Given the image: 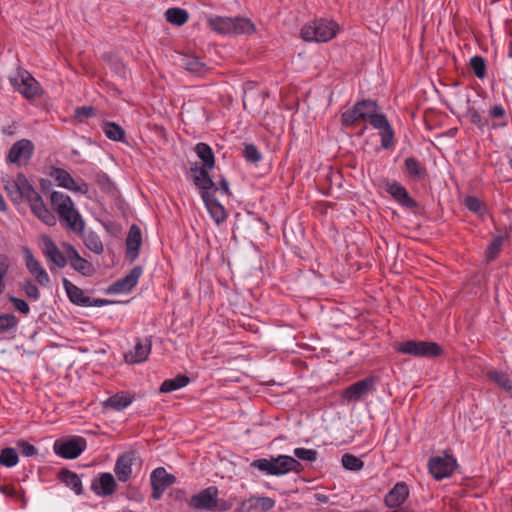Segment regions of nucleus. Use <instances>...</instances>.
Listing matches in <instances>:
<instances>
[{
  "instance_id": "f257e3e1",
  "label": "nucleus",
  "mask_w": 512,
  "mask_h": 512,
  "mask_svg": "<svg viewBox=\"0 0 512 512\" xmlns=\"http://www.w3.org/2000/svg\"><path fill=\"white\" fill-rule=\"evenodd\" d=\"M4 190L14 204L27 203L31 212L48 226L56 224L55 215L47 208L41 195L23 173L5 181Z\"/></svg>"
},
{
  "instance_id": "f03ea898",
  "label": "nucleus",
  "mask_w": 512,
  "mask_h": 512,
  "mask_svg": "<svg viewBox=\"0 0 512 512\" xmlns=\"http://www.w3.org/2000/svg\"><path fill=\"white\" fill-rule=\"evenodd\" d=\"M355 105L359 111L358 118L379 130L381 147L386 150L392 149L394 147V130L387 117L380 112L381 108L378 102L372 99H363L357 101Z\"/></svg>"
},
{
  "instance_id": "7ed1b4c3",
  "label": "nucleus",
  "mask_w": 512,
  "mask_h": 512,
  "mask_svg": "<svg viewBox=\"0 0 512 512\" xmlns=\"http://www.w3.org/2000/svg\"><path fill=\"white\" fill-rule=\"evenodd\" d=\"M50 202L61 224L76 235H82L85 229V222L79 211L75 208L71 197L62 192L53 191L50 195Z\"/></svg>"
},
{
  "instance_id": "20e7f679",
  "label": "nucleus",
  "mask_w": 512,
  "mask_h": 512,
  "mask_svg": "<svg viewBox=\"0 0 512 512\" xmlns=\"http://www.w3.org/2000/svg\"><path fill=\"white\" fill-rule=\"evenodd\" d=\"M251 467L271 476H282L290 472L299 474L303 471V465L294 457L289 455H278L270 459H256L250 464Z\"/></svg>"
},
{
  "instance_id": "39448f33",
  "label": "nucleus",
  "mask_w": 512,
  "mask_h": 512,
  "mask_svg": "<svg viewBox=\"0 0 512 512\" xmlns=\"http://www.w3.org/2000/svg\"><path fill=\"white\" fill-rule=\"evenodd\" d=\"M338 30L335 21L320 18L305 24L301 29V37L307 42H327L336 36Z\"/></svg>"
},
{
  "instance_id": "423d86ee",
  "label": "nucleus",
  "mask_w": 512,
  "mask_h": 512,
  "mask_svg": "<svg viewBox=\"0 0 512 512\" xmlns=\"http://www.w3.org/2000/svg\"><path fill=\"white\" fill-rule=\"evenodd\" d=\"M212 30L220 34H251L255 31V25L248 18H229L220 17L210 18L208 20Z\"/></svg>"
},
{
  "instance_id": "0eeeda50",
  "label": "nucleus",
  "mask_w": 512,
  "mask_h": 512,
  "mask_svg": "<svg viewBox=\"0 0 512 512\" xmlns=\"http://www.w3.org/2000/svg\"><path fill=\"white\" fill-rule=\"evenodd\" d=\"M394 348L398 353L418 358H436L443 354L442 347L432 341L407 340L396 343Z\"/></svg>"
},
{
  "instance_id": "6e6552de",
  "label": "nucleus",
  "mask_w": 512,
  "mask_h": 512,
  "mask_svg": "<svg viewBox=\"0 0 512 512\" xmlns=\"http://www.w3.org/2000/svg\"><path fill=\"white\" fill-rule=\"evenodd\" d=\"M39 245L42 254L49 263L51 271H53V266L60 269L66 267L68 264V254L65 253V248L61 251L49 235H42Z\"/></svg>"
},
{
  "instance_id": "1a4fd4ad",
  "label": "nucleus",
  "mask_w": 512,
  "mask_h": 512,
  "mask_svg": "<svg viewBox=\"0 0 512 512\" xmlns=\"http://www.w3.org/2000/svg\"><path fill=\"white\" fill-rule=\"evenodd\" d=\"M87 446L86 439L80 436L68 440H57L53 445L55 454L64 459L77 458Z\"/></svg>"
},
{
  "instance_id": "9d476101",
  "label": "nucleus",
  "mask_w": 512,
  "mask_h": 512,
  "mask_svg": "<svg viewBox=\"0 0 512 512\" xmlns=\"http://www.w3.org/2000/svg\"><path fill=\"white\" fill-rule=\"evenodd\" d=\"M457 467V461L452 455L444 457H431L428 461V469L432 477L436 480H442L450 477Z\"/></svg>"
},
{
  "instance_id": "9b49d317",
  "label": "nucleus",
  "mask_w": 512,
  "mask_h": 512,
  "mask_svg": "<svg viewBox=\"0 0 512 512\" xmlns=\"http://www.w3.org/2000/svg\"><path fill=\"white\" fill-rule=\"evenodd\" d=\"M34 153V144L29 139L16 141L9 149L7 160L18 166L28 163Z\"/></svg>"
},
{
  "instance_id": "f8f14e48",
  "label": "nucleus",
  "mask_w": 512,
  "mask_h": 512,
  "mask_svg": "<svg viewBox=\"0 0 512 512\" xmlns=\"http://www.w3.org/2000/svg\"><path fill=\"white\" fill-rule=\"evenodd\" d=\"M217 498L218 488L209 486L193 495L189 501V506L195 510L212 511L217 508Z\"/></svg>"
},
{
  "instance_id": "ddd939ff",
  "label": "nucleus",
  "mask_w": 512,
  "mask_h": 512,
  "mask_svg": "<svg viewBox=\"0 0 512 512\" xmlns=\"http://www.w3.org/2000/svg\"><path fill=\"white\" fill-rule=\"evenodd\" d=\"M62 247L65 248V253L68 254V263L72 269L84 277H91L95 273L93 264L83 258L73 245L63 243Z\"/></svg>"
},
{
  "instance_id": "4468645a",
  "label": "nucleus",
  "mask_w": 512,
  "mask_h": 512,
  "mask_svg": "<svg viewBox=\"0 0 512 512\" xmlns=\"http://www.w3.org/2000/svg\"><path fill=\"white\" fill-rule=\"evenodd\" d=\"M12 86L26 99H32L39 95L40 85L27 71L19 73V76L11 79Z\"/></svg>"
},
{
  "instance_id": "2eb2a0df",
  "label": "nucleus",
  "mask_w": 512,
  "mask_h": 512,
  "mask_svg": "<svg viewBox=\"0 0 512 512\" xmlns=\"http://www.w3.org/2000/svg\"><path fill=\"white\" fill-rule=\"evenodd\" d=\"M376 383V378L374 376L366 377L362 380H359L352 385L348 386L342 394V397L347 402H357L364 395L368 394L370 391L374 390V385Z\"/></svg>"
},
{
  "instance_id": "dca6fc26",
  "label": "nucleus",
  "mask_w": 512,
  "mask_h": 512,
  "mask_svg": "<svg viewBox=\"0 0 512 512\" xmlns=\"http://www.w3.org/2000/svg\"><path fill=\"white\" fill-rule=\"evenodd\" d=\"M50 176L57 182L59 187L82 194H86L89 191V186L86 182L82 181L80 184L76 183L70 173L65 169L52 167Z\"/></svg>"
},
{
  "instance_id": "f3484780",
  "label": "nucleus",
  "mask_w": 512,
  "mask_h": 512,
  "mask_svg": "<svg viewBox=\"0 0 512 512\" xmlns=\"http://www.w3.org/2000/svg\"><path fill=\"white\" fill-rule=\"evenodd\" d=\"M385 190L402 207L407 208L412 211H414L418 208L417 201L409 195L407 189L399 182L387 181L385 184Z\"/></svg>"
},
{
  "instance_id": "a211bd4d",
  "label": "nucleus",
  "mask_w": 512,
  "mask_h": 512,
  "mask_svg": "<svg viewBox=\"0 0 512 512\" xmlns=\"http://www.w3.org/2000/svg\"><path fill=\"white\" fill-rule=\"evenodd\" d=\"M23 251L25 266L27 270L34 277V279L39 285L47 287L50 284V277L47 271L44 269L42 264L34 257L32 251L29 248L24 247Z\"/></svg>"
},
{
  "instance_id": "6ab92c4d",
  "label": "nucleus",
  "mask_w": 512,
  "mask_h": 512,
  "mask_svg": "<svg viewBox=\"0 0 512 512\" xmlns=\"http://www.w3.org/2000/svg\"><path fill=\"white\" fill-rule=\"evenodd\" d=\"M142 273L143 269L141 266L133 267L125 277L111 284L108 287L107 292L115 294L130 292L137 285Z\"/></svg>"
},
{
  "instance_id": "aec40b11",
  "label": "nucleus",
  "mask_w": 512,
  "mask_h": 512,
  "mask_svg": "<svg viewBox=\"0 0 512 512\" xmlns=\"http://www.w3.org/2000/svg\"><path fill=\"white\" fill-rule=\"evenodd\" d=\"M90 488L97 496L108 497L115 493L117 483L111 473L103 472L98 477L93 478Z\"/></svg>"
},
{
  "instance_id": "412c9836",
  "label": "nucleus",
  "mask_w": 512,
  "mask_h": 512,
  "mask_svg": "<svg viewBox=\"0 0 512 512\" xmlns=\"http://www.w3.org/2000/svg\"><path fill=\"white\" fill-rule=\"evenodd\" d=\"M410 494L407 483L397 482L392 489L384 496V505L389 509L400 507L406 502Z\"/></svg>"
},
{
  "instance_id": "4be33fe9",
  "label": "nucleus",
  "mask_w": 512,
  "mask_h": 512,
  "mask_svg": "<svg viewBox=\"0 0 512 512\" xmlns=\"http://www.w3.org/2000/svg\"><path fill=\"white\" fill-rule=\"evenodd\" d=\"M136 460V454L133 451L120 455L115 463L114 472L120 482H127L132 474V465Z\"/></svg>"
},
{
  "instance_id": "5701e85b",
  "label": "nucleus",
  "mask_w": 512,
  "mask_h": 512,
  "mask_svg": "<svg viewBox=\"0 0 512 512\" xmlns=\"http://www.w3.org/2000/svg\"><path fill=\"white\" fill-rule=\"evenodd\" d=\"M141 245V229L136 224H133L129 228L128 235L126 238V254L131 262L138 257Z\"/></svg>"
},
{
  "instance_id": "b1692460",
  "label": "nucleus",
  "mask_w": 512,
  "mask_h": 512,
  "mask_svg": "<svg viewBox=\"0 0 512 512\" xmlns=\"http://www.w3.org/2000/svg\"><path fill=\"white\" fill-rule=\"evenodd\" d=\"M152 348V341L146 338L144 341L137 339L134 349L125 354L128 363H142L147 360Z\"/></svg>"
},
{
  "instance_id": "393cba45",
  "label": "nucleus",
  "mask_w": 512,
  "mask_h": 512,
  "mask_svg": "<svg viewBox=\"0 0 512 512\" xmlns=\"http://www.w3.org/2000/svg\"><path fill=\"white\" fill-rule=\"evenodd\" d=\"M62 284L66 291L68 299L75 305L88 307L90 306V297L86 296L82 289L73 284L67 278H62Z\"/></svg>"
},
{
  "instance_id": "a878e982",
  "label": "nucleus",
  "mask_w": 512,
  "mask_h": 512,
  "mask_svg": "<svg viewBox=\"0 0 512 512\" xmlns=\"http://www.w3.org/2000/svg\"><path fill=\"white\" fill-rule=\"evenodd\" d=\"M275 500L267 496H251L241 503V511L251 512L253 509H260L267 512L275 507Z\"/></svg>"
},
{
  "instance_id": "bb28decb",
  "label": "nucleus",
  "mask_w": 512,
  "mask_h": 512,
  "mask_svg": "<svg viewBox=\"0 0 512 512\" xmlns=\"http://www.w3.org/2000/svg\"><path fill=\"white\" fill-rule=\"evenodd\" d=\"M405 172L413 181H420L427 176V169L419 160L408 157L404 160Z\"/></svg>"
},
{
  "instance_id": "cd10ccee",
  "label": "nucleus",
  "mask_w": 512,
  "mask_h": 512,
  "mask_svg": "<svg viewBox=\"0 0 512 512\" xmlns=\"http://www.w3.org/2000/svg\"><path fill=\"white\" fill-rule=\"evenodd\" d=\"M58 479L73 490L75 494L82 495L84 493L81 478L75 472L63 468L58 473Z\"/></svg>"
},
{
  "instance_id": "c85d7f7f",
  "label": "nucleus",
  "mask_w": 512,
  "mask_h": 512,
  "mask_svg": "<svg viewBox=\"0 0 512 512\" xmlns=\"http://www.w3.org/2000/svg\"><path fill=\"white\" fill-rule=\"evenodd\" d=\"M134 400V395L126 392L116 393L103 402L105 408L121 411L127 408Z\"/></svg>"
},
{
  "instance_id": "c756f323",
  "label": "nucleus",
  "mask_w": 512,
  "mask_h": 512,
  "mask_svg": "<svg viewBox=\"0 0 512 512\" xmlns=\"http://www.w3.org/2000/svg\"><path fill=\"white\" fill-rule=\"evenodd\" d=\"M205 207L207 208L210 216L213 218V220L220 224L224 222L227 218V213L223 205L220 204V202L215 198V196L211 197H205L202 199Z\"/></svg>"
},
{
  "instance_id": "7c9ffc66",
  "label": "nucleus",
  "mask_w": 512,
  "mask_h": 512,
  "mask_svg": "<svg viewBox=\"0 0 512 512\" xmlns=\"http://www.w3.org/2000/svg\"><path fill=\"white\" fill-rule=\"evenodd\" d=\"M175 481V476L167 473L163 467H158L154 469L150 475L151 485H158L163 487L164 489H167Z\"/></svg>"
},
{
  "instance_id": "2f4dec72",
  "label": "nucleus",
  "mask_w": 512,
  "mask_h": 512,
  "mask_svg": "<svg viewBox=\"0 0 512 512\" xmlns=\"http://www.w3.org/2000/svg\"><path fill=\"white\" fill-rule=\"evenodd\" d=\"M195 153L202 161L203 165L208 168H213L215 165V156L212 148L203 142L196 144L194 148Z\"/></svg>"
},
{
  "instance_id": "473e14b6",
  "label": "nucleus",
  "mask_w": 512,
  "mask_h": 512,
  "mask_svg": "<svg viewBox=\"0 0 512 512\" xmlns=\"http://www.w3.org/2000/svg\"><path fill=\"white\" fill-rule=\"evenodd\" d=\"M181 63L187 71L195 75H202L207 69L206 65L196 56L184 55Z\"/></svg>"
},
{
  "instance_id": "72a5a7b5",
  "label": "nucleus",
  "mask_w": 512,
  "mask_h": 512,
  "mask_svg": "<svg viewBox=\"0 0 512 512\" xmlns=\"http://www.w3.org/2000/svg\"><path fill=\"white\" fill-rule=\"evenodd\" d=\"M189 382V377L179 374L175 378L164 380L159 390L161 393H170L185 387Z\"/></svg>"
},
{
  "instance_id": "f704fd0d",
  "label": "nucleus",
  "mask_w": 512,
  "mask_h": 512,
  "mask_svg": "<svg viewBox=\"0 0 512 512\" xmlns=\"http://www.w3.org/2000/svg\"><path fill=\"white\" fill-rule=\"evenodd\" d=\"M83 239L85 246L95 254H102L104 251L103 243L99 237V235L94 231H89L88 233L83 232L80 235Z\"/></svg>"
},
{
  "instance_id": "c9c22d12",
  "label": "nucleus",
  "mask_w": 512,
  "mask_h": 512,
  "mask_svg": "<svg viewBox=\"0 0 512 512\" xmlns=\"http://www.w3.org/2000/svg\"><path fill=\"white\" fill-rule=\"evenodd\" d=\"M165 16H166V20L169 23L177 25V26L184 25L189 19L188 12L185 9L177 8V7L169 8L166 11Z\"/></svg>"
},
{
  "instance_id": "e433bc0d",
  "label": "nucleus",
  "mask_w": 512,
  "mask_h": 512,
  "mask_svg": "<svg viewBox=\"0 0 512 512\" xmlns=\"http://www.w3.org/2000/svg\"><path fill=\"white\" fill-rule=\"evenodd\" d=\"M103 132L112 141L121 142L125 139L124 129L115 122H105L103 124Z\"/></svg>"
},
{
  "instance_id": "4c0bfd02",
  "label": "nucleus",
  "mask_w": 512,
  "mask_h": 512,
  "mask_svg": "<svg viewBox=\"0 0 512 512\" xmlns=\"http://www.w3.org/2000/svg\"><path fill=\"white\" fill-rule=\"evenodd\" d=\"M464 205L469 211L473 212L482 219L487 214V208L485 204L475 196H467L464 199Z\"/></svg>"
},
{
  "instance_id": "58836bf2",
  "label": "nucleus",
  "mask_w": 512,
  "mask_h": 512,
  "mask_svg": "<svg viewBox=\"0 0 512 512\" xmlns=\"http://www.w3.org/2000/svg\"><path fill=\"white\" fill-rule=\"evenodd\" d=\"M506 237L499 235L493 238L486 250V258L489 261L495 260L502 250Z\"/></svg>"
},
{
  "instance_id": "ea45409f",
  "label": "nucleus",
  "mask_w": 512,
  "mask_h": 512,
  "mask_svg": "<svg viewBox=\"0 0 512 512\" xmlns=\"http://www.w3.org/2000/svg\"><path fill=\"white\" fill-rule=\"evenodd\" d=\"M487 375L489 379L494 381L500 388L507 392L512 391V381L506 373L490 371Z\"/></svg>"
},
{
  "instance_id": "a19ab883",
  "label": "nucleus",
  "mask_w": 512,
  "mask_h": 512,
  "mask_svg": "<svg viewBox=\"0 0 512 512\" xmlns=\"http://www.w3.org/2000/svg\"><path fill=\"white\" fill-rule=\"evenodd\" d=\"M18 454L14 448H4L0 452V464L5 467H14L18 463Z\"/></svg>"
},
{
  "instance_id": "79ce46f5",
  "label": "nucleus",
  "mask_w": 512,
  "mask_h": 512,
  "mask_svg": "<svg viewBox=\"0 0 512 512\" xmlns=\"http://www.w3.org/2000/svg\"><path fill=\"white\" fill-rule=\"evenodd\" d=\"M193 181L197 188L200 190L202 199H204V196L211 197L214 195V193L211 192V190L213 188H216V184L214 183L210 176L204 179H193Z\"/></svg>"
},
{
  "instance_id": "37998d69",
  "label": "nucleus",
  "mask_w": 512,
  "mask_h": 512,
  "mask_svg": "<svg viewBox=\"0 0 512 512\" xmlns=\"http://www.w3.org/2000/svg\"><path fill=\"white\" fill-rule=\"evenodd\" d=\"M359 111L357 110L356 105L354 104L350 109L342 112L341 114V124L342 126L349 128L353 127L356 122L361 121L360 118H358Z\"/></svg>"
},
{
  "instance_id": "c03bdc74",
  "label": "nucleus",
  "mask_w": 512,
  "mask_h": 512,
  "mask_svg": "<svg viewBox=\"0 0 512 512\" xmlns=\"http://www.w3.org/2000/svg\"><path fill=\"white\" fill-rule=\"evenodd\" d=\"M465 117L479 129H483L488 124V120L482 117L480 112L474 106H469L467 108Z\"/></svg>"
},
{
  "instance_id": "a18cd8bd",
  "label": "nucleus",
  "mask_w": 512,
  "mask_h": 512,
  "mask_svg": "<svg viewBox=\"0 0 512 512\" xmlns=\"http://www.w3.org/2000/svg\"><path fill=\"white\" fill-rule=\"evenodd\" d=\"M19 324L18 318L12 313L0 315V331L9 332L15 330Z\"/></svg>"
},
{
  "instance_id": "49530a36",
  "label": "nucleus",
  "mask_w": 512,
  "mask_h": 512,
  "mask_svg": "<svg viewBox=\"0 0 512 512\" xmlns=\"http://www.w3.org/2000/svg\"><path fill=\"white\" fill-rule=\"evenodd\" d=\"M341 463L344 468L351 471H359L364 466V462L360 458L349 453L342 456Z\"/></svg>"
},
{
  "instance_id": "de8ad7c7",
  "label": "nucleus",
  "mask_w": 512,
  "mask_h": 512,
  "mask_svg": "<svg viewBox=\"0 0 512 512\" xmlns=\"http://www.w3.org/2000/svg\"><path fill=\"white\" fill-rule=\"evenodd\" d=\"M22 290L24 291L25 295L34 301H38L40 299V290L38 286L31 280V279H25L22 282Z\"/></svg>"
},
{
  "instance_id": "09e8293b",
  "label": "nucleus",
  "mask_w": 512,
  "mask_h": 512,
  "mask_svg": "<svg viewBox=\"0 0 512 512\" xmlns=\"http://www.w3.org/2000/svg\"><path fill=\"white\" fill-rule=\"evenodd\" d=\"M470 67L476 77L482 79L486 75V64L485 60L481 56H473L470 59Z\"/></svg>"
},
{
  "instance_id": "8fccbe9b",
  "label": "nucleus",
  "mask_w": 512,
  "mask_h": 512,
  "mask_svg": "<svg viewBox=\"0 0 512 512\" xmlns=\"http://www.w3.org/2000/svg\"><path fill=\"white\" fill-rule=\"evenodd\" d=\"M243 157L247 162L253 164H257L262 159L260 151L254 144H245L243 149Z\"/></svg>"
},
{
  "instance_id": "3c124183",
  "label": "nucleus",
  "mask_w": 512,
  "mask_h": 512,
  "mask_svg": "<svg viewBox=\"0 0 512 512\" xmlns=\"http://www.w3.org/2000/svg\"><path fill=\"white\" fill-rule=\"evenodd\" d=\"M295 457L302 461L314 462L317 459V451L314 449L307 448H295L293 451Z\"/></svg>"
},
{
  "instance_id": "603ef678",
  "label": "nucleus",
  "mask_w": 512,
  "mask_h": 512,
  "mask_svg": "<svg viewBox=\"0 0 512 512\" xmlns=\"http://www.w3.org/2000/svg\"><path fill=\"white\" fill-rule=\"evenodd\" d=\"M10 261L7 255L0 254V295L5 289V277L9 271Z\"/></svg>"
},
{
  "instance_id": "864d4df0",
  "label": "nucleus",
  "mask_w": 512,
  "mask_h": 512,
  "mask_svg": "<svg viewBox=\"0 0 512 512\" xmlns=\"http://www.w3.org/2000/svg\"><path fill=\"white\" fill-rule=\"evenodd\" d=\"M8 300L20 314L28 315L30 313V306L26 300L15 296H9Z\"/></svg>"
},
{
  "instance_id": "5fc2aeb1",
  "label": "nucleus",
  "mask_w": 512,
  "mask_h": 512,
  "mask_svg": "<svg viewBox=\"0 0 512 512\" xmlns=\"http://www.w3.org/2000/svg\"><path fill=\"white\" fill-rule=\"evenodd\" d=\"M75 118L82 122L87 118L93 117L95 115V110L92 106H81L75 109Z\"/></svg>"
},
{
  "instance_id": "6e6d98bb",
  "label": "nucleus",
  "mask_w": 512,
  "mask_h": 512,
  "mask_svg": "<svg viewBox=\"0 0 512 512\" xmlns=\"http://www.w3.org/2000/svg\"><path fill=\"white\" fill-rule=\"evenodd\" d=\"M17 446L23 456L32 457L37 454V448L27 441L21 440Z\"/></svg>"
},
{
  "instance_id": "4d7b16f0",
  "label": "nucleus",
  "mask_w": 512,
  "mask_h": 512,
  "mask_svg": "<svg viewBox=\"0 0 512 512\" xmlns=\"http://www.w3.org/2000/svg\"><path fill=\"white\" fill-rule=\"evenodd\" d=\"M211 168H208L206 166H202V167H194V168H191V171L192 172H195L196 174L194 175L193 179H204L206 177H209V170Z\"/></svg>"
},
{
  "instance_id": "13d9d810",
  "label": "nucleus",
  "mask_w": 512,
  "mask_h": 512,
  "mask_svg": "<svg viewBox=\"0 0 512 512\" xmlns=\"http://www.w3.org/2000/svg\"><path fill=\"white\" fill-rule=\"evenodd\" d=\"M0 492L8 497L16 498L18 492L13 485H0Z\"/></svg>"
},
{
  "instance_id": "bf43d9fd",
  "label": "nucleus",
  "mask_w": 512,
  "mask_h": 512,
  "mask_svg": "<svg viewBox=\"0 0 512 512\" xmlns=\"http://www.w3.org/2000/svg\"><path fill=\"white\" fill-rule=\"evenodd\" d=\"M489 115L492 118H501L505 115V110L501 105H494L489 110Z\"/></svg>"
},
{
  "instance_id": "052dcab7",
  "label": "nucleus",
  "mask_w": 512,
  "mask_h": 512,
  "mask_svg": "<svg viewBox=\"0 0 512 512\" xmlns=\"http://www.w3.org/2000/svg\"><path fill=\"white\" fill-rule=\"evenodd\" d=\"M152 486V498L154 500H159L163 493L165 492L166 489H164L163 487L161 486H158V485H151Z\"/></svg>"
},
{
  "instance_id": "680f3d73",
  "label": "nucleus",
  "mask_w": 512,
  "mask_h": 512,
  "mask_svg": "<svg viewBox=\"0 0 512 512\" xmlns=\"http://www.w3.org/2000/svg\"><path fill=\"white\" fill-rule=\"evenodd\" d=\"M213 189L214 190H218V187L213 188ZM219 190H221V192L225 193V194H229L230 193L229 182L226 180L225 177H221V179L219 181Z\"/></svg>"
},
{
  "instance_id": "e2e57ef3",
  "label": "nucleus",
  "mask_w": 512,
  "mask_h": 512,
  "mask_svg": "<svg viewBox=\"0 0 512 512\" xmlns=\"http://www.w3.org/2000/svg\"><path fill=\"white\" fill-rule=\"evenodd\" d=\"M110 303H111V301L107 300V299H100V298L91 299L90 298V306L102 307V306L108 305Z\"/></svg>"
},
{
  "instance_id": "0e129e2a",
  "label": "nucleus",
  "mask_w": 512,
  "mask_h": 512,
  "mask_svg": "<svg viewBox=\"0 0 512 512\" xmlns=\"http://www.w3.org/2000/svg\"><path fill=\"white\" fill-rule=\"evenodd\" d=\"M40 184H41V188L43 191H45L46 189H48L51 186V182L46 179H42Z\"/></svg>"
},
{
  "instance_id": "69168bd1",
  "label": "nucleus",
  "mask_w": 512,
  "mask_h": 512,
  "mask_svg": "<svg viewBox=\"0 0 512 512\" xmlns=\"http://www.w3.org/2000/svg\"><path fill=\"white\" fill-rule=\"evenodd\" d=\"M335 176H337V175H336V174H334V173H332V172H330V173L327 175V179H328L329 181H332V178H333V177H335Z\"/></svg>"
},
{
  "instance_id": "338daca9",
  "label": "nucleus",
  "mask_w": 512,
  "mask_h": 512,
  "mask_svg": "<svg viewBox=\"0 0 512 512\" xmlns=\"http://www.w3.org/2000/svg\"><path fill=\"white\" fill-rule=\"evenodd\" d=\"M229 508H230L229 506H224V505H222L219 509L224 511V510H227V509H229Z\"/></svg>"
},
{
  "instance_id": "774afa93",
  "label": "nucleus",
  "mask_w": 512,
  "mask_h": 512,
  "mask_svg": "<svg viewBox=\"0 0 512 512\" xmlns=\"http://www.w3.org/2000/svg\"><path fill=\"white\" fill-rule=\"evenodd\" d=\"M365 129H366V128H364V129L359 133V135H360V136H361V135H363V133H364V130H365Z\"/></svg>"
}]
</instances>
